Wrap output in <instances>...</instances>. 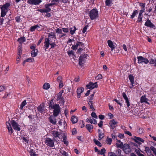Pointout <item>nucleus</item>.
Returning <instances> with one entry per match:
<instances>
[{
  "label": "nucleus",
  "instance_id": "f257e3e1",
  "mask_svg": "<svg viewBox=\"0 0 156 156\" xmlns=\"http://www.w3.org/2000/svg\"><path fill=\"white\" fill-rule=\"evenodd\" d=\"M51 133L54 138L55 140L57 142L62 140L65 144H68V142L67 141L66 136L64 133H59L57 131H52Z\"/></svg>",
  "mask_w": 156,
  "mask_h": 156
},
{
  "label": "nucleus",
  "instance_id": "f03ea898",
  "mask_svg": "<svg viewBox=\"0 0 156 156\" xmlns=\"http://www.w3.org/2000/svg\"><path fill=\"white\" fill-rule=\"evenodd\" d=\"M49 107L50 109H53V115L56 117L61 112V108L58 104H54L50 101L49 104Z\"/></svg>",
  "mask_w": 156,
  "mask_h": 156
},
{
  "label": "nucleus",
  "instance_id": "7ed1b4c3",
  "mask_svg": "<svg viewBox=\"0 0 156 156\" xmlns=\"http://www.w3.org/2000/svg\"><path fill=\"white\" fill-rule=\"evenodd\" d=\"M55 38L56 39V37L55 35L54 32H51L48 34V37L46 38L45 39V41L44 43V47H45V50L46 51L47 49L48 48L50 45V39L51 38Z\"/></svg>",
  "mask_w": 156,
  "mask_h": 156
},
{
  "label": "nucleus",
  "instance_id": "20e7f679",
  "mask_svg": "<svg viewBox=\"0 0 156 156\" xmlns=\"http://www.w3.org/2000/svg\"><path fill=\"white\" fill-rule=\"evenodd\" d=\"M10 3H6L0 7L1 11V17H4L5 16L10 7Z\"/></svg>",
  "mask_w": 156,
  "mask_h": 156
},
{
  "label": "nucleus",
  "instance_id": "39448f33",
  "mask_svg": "<svg viewBox=\"0 0 156 156\" xmlns=\"http://www.w3.org/2000/svg\"><path fill=\"white\" fill-rule=\"evenodd\" d=\"M88 15L91 20L96 19L98 17V12L96 9H94L89 12Z\"/></svg>",
  "mask_w": 156,
  "mask_h": 156
},
{
  "label": "nucleus",
  "instance_id": "423d86ee",
  "mask_svg": "<svg viewBox=\"0 0 156 156\" xmlns=\"http://www.w3.org/2000/svg\"><path fill=\"white\" fill-rule=\"evenodd\" d=\"M122 149L124 152L126 154H128L131 151V148L129 144H125L122 147Z\"/></svg>",
  "mask_w": 156,
  "mask_h": 156
},
{
  "label": "nucleus",
  "instance_id": "0eeeda50",
  "mask_svg": "<svg viewBox=\"0 0 156 156\" xmlns=\"http://www.w3.org/2000/svg\"><path fill=\"white\" fill-rule=\"evenodd\" d=\"M137 58L138 63L139 64L144 63L147 64L149 62V60L147 58H144L141 56H138Z\"/></svg>",
  "mask_w": 156,
  "mask_h": 156
},
{
  "label": "nucleus",
  "instance_id": "6e6552de",
  "mask_svg": "<svg viewBox=\"0 0 156 156\" xmlns=\"http://www.w3.org/2000/svg\"><path fill=\"white\" fill-rule=\"evenodd\" d=\"M87 56L88 55L87 54H84L80 56L79 62V64L80 65H82L84 63L85 61L87 59Z\"/></svg>",
  "mask_w": 156,
  "mask_h": 156
},
{
  "label": "nucleus",
  "instance_id": "1a4fd4ad",
  "mask_svg": "<svg viewBox=\"0 0 156 156\" xmlns=\"http://www.w3.org/2000/svg\"><path fill=\"white\" fill-rule=\"evenodd\" d=\"M45 142L46 145L50 147L54 146V143L53 140L49 138H45Z\"/></svg>",
  "mask_w": 156,
  "mask_h": 156
},
{
  "label": "nucleus",
  "instance_id": "9d476101",
  "mask_svg": "<svg viewBox=\"0 0 156 156\" xmlns=\"http://www.w3.org/2000/svg\"><path fill=\"white\" fill-rule=\"evenodd\" d=\"M11 124L12 125L13 128L16 130L19 131L20 130V126L14 120H12L10 122Z\"/></svg>",
  "mask_w": 156,
  "mask_h": 156
},
{
  "label": "nucleus",
  "instance_id": "9b49d317",
  "mask_svg": "<svg viewBox=\"0 0 156 156\" xmlns=\"http://www.w3.org/2000/svg\"><path fill=\"white\" fill-rule=\"evenodd\" d=\"M42 2V0H27V3L31 5H38Z\"/></svg>",
  "mask_w": 156,
  "mask_h": 156
},
{
  "label": "nucleus",
  "instance_id": "f8f14e48",
  "mask_svg": "<svg viewBox=\"0 0 156 156\" xmlns=\"http://www.w3.org/2000/svg\"><path fill=\"white\" fill-rule=\"evenodd\" d=\"M122 151L120 149H118L116 151V153L117 155L115 153L112 152H109L108 153L109 156H124L121 154Z\"/></svg>",
  "mask_w": 156,
  "mask_h": 156
},
{
  "label": "nucleus",
  "instance_id": "ddd939ff",
  "mask_svg": "<svg viewBox=\"0 0 156 156\" xmlns=\"http://www.w3.org/2000/svg\"><path fill=\"white\" fill-rule=\"evenodd\" d=\"M97 82L94 83L91 82H90L89 83L86 85L87 88L90 89H93L95 87H98V85L97 84Z\"/></svg>",
  "mask_w": 156,
  "mask_h": 156
},
{
  "label": "nucleus",
  "instance_id": "4468645a",
  "mask_svg": "<svg viewBox=\"0 0 156 156\" xmlns=\"http://www.w3.org/2000/svg\"><path fill=\"white\" fill-rule=\"evenodd\" d=\"M64 90H62L56 95V100L58 101H63V97H62V94L64 92Z\"/></svg>",
  "mask_w": 156,
  "mask_h": 156
},
{
  "label": "nucleus",
  "instance_id": "2eb2a0df",
  "mask_svg": "<svg viewBox=\"0 0 156 156\" xmlns=\"http://www.w3.org/2000/svg\"><path fill=\"white\" fill-rule=\"evenodd\" d=\"M117 122L114 119L110 120L109 122L110 126L112 129H113L116 127L115 125L117 123Z\"/></svg>",
  "mask_w": 156,
  "mask_h": 156
},
{
  "label": "nucleus",
  "instance_id": "dca6fc26",
  "mask_svg": "<svg viewBox=\"0 0 156 156\" xmlns=\"http://www.w3.org/2000/svg\"><path fill=\"white\" fill-rule=\"evenodd\" d=\"M144 25L148 27L151 28H154L155 27L154 25L152 23L151 21L148 19L147 20L145 23Z\"/></svg>",
  "mask_w": 156,
  "mask_h": 156
},
{
  "label": "nucleus",
  "instance_id": "f3484780",
  "mask_svg": "<svg viewBox=\"0 0 156 156\" xmlns=\"http://www.w3.org/2000/svg\"><path fill=\"white\" fill-rule=\"evenodd\" d=\"M7 128L8 129V131L9 133L11 135L13 132V130L11 126V124L9 122H6Z\"/></svg>",
  "mask_w": 156,
  "mask_h": 156
},
{
  "label": "nucleus",
  "instance_id": "a211bd4d",
  "mask_svg": "<svg viewBox=\"0 0 156 156\" xmlns=\"http://www.w3.org/2000/svg\"><path fill=\"white\" fill-rule=\"evenodd\" d=\"M122 96L123 98L125 101L126 102V103L127 105V107H129L130 106V102L126 93L124 92L122 94Z\"/></svg>",
  "mask_w": 156,
  "mask_h": 156
},
{
  "label": "nucleus",
  "instance_id": "6ab92c4d",
  "mask_svg": "<svg viewBox=\"0 0 156 156\" xmlns=\"http://www.w3.org/2000/svg\"><path fill=\"white\" fill-rule=\"evenodd\" d=\"M83 45V43L81 42H78L76 44L73 45L72 46V49L73 50H76L79 46L82 47Z\"/></svg>",
  "mask_w": 156,
  "mask_h": 156
},
{
  "label": "nucleus",
  "instance_id": "aec40b11",
  "mask_svg": "<svg viewBox=\"0 0 156 156\" xmlns=\"http://www.w3.org/2000/svg\"><path fill=\"white\" fill-rule=\"evenodd\" d=\"M53 6L52 4L51 3L46 4L45 5V9H44L45 11V13H47L50 12L51 10V8L49 7L50 6Z\"/></svg>",
  "mask_w": 156,
  "mask_h": 156
},
{
  "label": "nucleus",
  "instance_id": "412c9836",
  "mask_svg": "<svg viewBox=\"0 0 156 156\" xmlns=\"http://www.w3.org/2000/svg\"><path fill=\"white\" fill-rule=\"evenodd\" d=\"M54 115H51L49 118L50 122L53 124H55L56 123V119Z\"/></svg>",
  "mask_w": 156,
  "mask_h": 156
},
{
  "label": "nucleus",
  "instance_id": "4be33fe9",
  "mask_svg": "<svg viewBox=\"0 0 156 156\" xmlns=\"http://www.w3.org/2000/svg\"><path fill=\"white\" fill-rule=\"evenodd\" d=\"M148 100L147 98L145 96H142L140 98V102L141 103H145L146 104L149 105L150 103L147 101Z\"/></svg>",
  "mask_w": 156,
  "mask_h": 156
},
{
  "label": "nucleus",
  "instance_id": "5701e85b",
  "mask_svg": "<svg viewBox=\"0 0 156 156\" xmlns=\"http://www.w3.org/2000/svg\"><path fill=\"white\" fill-rule=\"evenodd\" d=\"M38 111L41 113H42L44 111V105H41L37 108Z\"/></svg>",
  "mask_w": 156,
  "mask_h": 156
},
{
  "label": "nucleus",
  "instance_id": "b1692460",
  "mask_svg": "<svg viewBox=\"0 0 156 156\" xmlns=\"http://www.w3.org/2000/svg\"><path fill=\"white\" fill-rule=\"evenodd\" d=\"M108 46L111 48L112 51L115 48L112 42L111 41L109 40L108 41Z\"/></svg>",
  "mask_w": 156,
  "mask_h": 156
},
{
  "label": "nucleus",
  "instance_id": "393cba45",
  "mask_svg": "<svg viewBox=\"0 0 156 156\" xmlns=\"http://www.w3.org/2000/svg\"><path fill=\"white\" fill-rule=\"evenodd\" d=\"M134 141L137 143H139L140 142H144V140L141 138L135 136L134 139Z\"/></svg>",
  "mask_w": 156,
  "mask_h": 156
},
{
  "label": "nucleus",
  "instance_id": "a878e982",
  "mask_svg": "<svg viewBox=\"0 0 156 156\" xmlns=\"http://www.w3.org/2000/svg\"><path fill=\"white\" fill-rule=\"evenodd\" d=\"M76 30V28L75 26H73L69 29L70 33L71 35H73Z\"/></svg>",
  "mask_w": 156,
  "mask_h": 156
},
{
  "label": "nucleus",
  "instance_id": "bb28decb",
  "mask_svg": "<svg viewBox=\"0 0 156 156\" xmlns=\"http://www.w3.org/2000/svg\"><path fill=\"white\" fill-rule=\"evenodd\" d=\"M86 127L89 132H91V130L93 128V126L91 124H88L86 125Z\"/></svg>",
  "mask_w": 156,
  "mask_h": 156
},
{
  "label": "nucleus",
  "instance_id": "cd10ccee",
  "mask_svg": "<svg viewBox=\"0 0 156 156\" xmlns=\"http://www.w3.org/2000/svg\"><path fill=\"white\" fill-rule=\"evenodd\" d=\"M128 78L130 81L131 84H134V80L133 76L131 74L129 75L128 76Z\"/></svg>",
  "mask_w": 156,
  "mask_h": 156
},
{
  "label": "nucleus",
  "instance_id": "c85d7f7f",
  "mask_svg": "<svg viewBox=\"0 0 156 156\" xmlns=\"http://www.w3.org/2000/svg\"><path fill=\"white\" fill-rule=\"evenodd\" d=\"M113 0H106L105 1V5L107 6L110 7L112 4Z\"/></svg>",
  "mask_w": 156,
  "mask_h": 156
},
{
  "label": "nucleus",
  "instance_id": "c756f323",
  "mask_svg": "<svg viewBox=\"0 0 156 156\" xmlns=\"http://www.w3.org/2000/svg\"><path fill=\"white\" fill-rule=\"evenodd\" d=\"M38 50L37 49L33 50L31 52V55L32 57H36L37 55Z\"/></svg>",
  "mask_w": 156,
  "mask_h": 156
},
{
  "label": "nucleus",
  "instance_id": "7c9ffc66",
  "mask_svg": "<svg viewBox=\"0 0 156 156\" xmlns=\"http://www.w3.org/2000/svg\"><path fill=\"white\" fill-rule=\"evenodd\" d=\"M71 121L73 123H76L78 121L77 117L75 116H72L71 117Z\"/></svg>",
  "mask_w": 156,
  "mask_h": 156
},
{
  "label": "nucleus",
  "instance_id": "2f4dec72",
  "mask_svg": "<svg viewBox=\"0 0 156 156\" xmlns=\"http://www.w3.org/2000/svg\"><path fill=\"white\" fill-rule=\"evenodd\" d=\"M138 13V11L137 10H134L132 15H131L130 18L131 19H133L134 17Z\"/></svg>",
  "mask_w": 156,
  "mask_h": 156
},
{
  "label": "nucleus",
  "instance_id": "473e14b6",
  "mask_svg": "<svg viewBox=\"0 0 156 156\" xmlns=\"http://www.w3.org/2000/svg\"><path fill=\"white\" fill-rule=\"evenodd\" d=\"M26 39L25 37H23L18 38V41L20 44H22L25 41Z\"/></svg>",
  "mask_w": 156,
  "mask_h": 156
},
{
  "label": "nucleus",
  "instance_id": "72a5a7b5",
  "mask_svg": "<svg viewBox=\"0 0 156 156\" xmlns=\"http://www.w3.org/2000/svg\"><path fill=\"white\" fill-rule=\"evenodd\" d=\"M145 151L148 156H150L151 155V151L148 147H146L145 148Z\"/></svg>",
  "mask_w": 156,
  "mask_h": 156
},
{
  "label": "nucleus",
  "instance_id": "f704fd0d",
  "mask_svg": "<svg viewBox=\"0 0 156 156\" xmlns=\"http://www.w3.org/2000/svg\"><path fill=\"white\" fill-rule=\"evenodd\" d=\"M84 90V88L83 87H79L77 89L76 92L77 94H81Z\"/></svg>",
  "mask_w": 156,
  "mask_h": 156
},
{
  "label": "nucleus",
  "instance_id": "c9c22d12",
  "mask_svg": "<svg viewBox=\"0 0 156 156\" xmlns=\"http://www.w3.org/2000/svg\"><path fill=\"white\" fill-rule=\"evenodd\" d=\"M50 85L49 83H45L43 86V88L45 90H48L50 88Z\"/></svg>",
  "mask_w": 156,
  "mask_h": 156
},
{
  "label": "nucleus",
  "instance_id": "e433bc0d",
  "mask_svg": "<svg viewBox=\"0 0 156 156\" xmlns=\"http://www.w3.org/2000/svg\"><path fill=\"white\" fill-rule=\"evenodd\" d=\"M94 142L95 143V144H96L99 147H101V143L98 141V140L94 139Z\"/></svg>",
  "mask_w": 156,
  "mask_h": 156
},
{
  "label": "nucleus",
  "instance_id": "4c0bfd02",
  "mask_svg": "<svg viewBox=\"0 0 156 156\" xmlns=\"http://www.w3.org/2000/svg\"><path fill=\"white\" fill-rule=\"evenodd\" d=\"M150 63L153 64L154 66H156V60L155 59H151Z\"/></svg>",
  "mask_w": 156,
  "mask_h": 156
},
{
  "label": "nucleus",
  "instance_id": "58836bf2",
  "mask_svg": "<svg viewBox=\"0 0 156 156\" xmlns=\"http://www.w3.org/2000/svg\"><path fill=\"white\" fill-rule=\"evenodd\" d=\"M26 104L27 102L26 100L23 101L21 104L20 108L21 109H22L23 107H24Z\"/></svg>",
  "mask_w": 156,
  "mask_h": 156
},
{
  "label": "nucleus",
  "instance_id": "ea45409f",
  "mask_svg": "<svg viewBox=\"0 0 156 156\" xmlns=\"http://www.w3.org/2000/svg\"><path fill=\"white\" fill-rule=\"evenodd\" d=\"M116 145L117 147L120 148L122 149V147L124 146V144L122 142H121L120 144L116 143Z\"/></svg>",
  "mask_w": 156,
  "mask_h": 156
},
{
  "label": "nucleus",
  "instance_id": "a19ab883",
  "mask_svg": "<svg viewBox=\"0 0 156 156\" xmlns=\"http://www.w3.org/2000/svg\"><path fill=\"white\" fill-rule=\"evenodd\" d=\"M142 18L143 16L139 15L136 22L137 23H140L142 22Z\"/></svg>",
  "mask_w": 156,
  "mask_h": 156
},
{
  "label": "nucleus",
  "instance_id": "79ce46f5",
  "mask_svg": "<svg viewBox=\"0 0 156 156\" xmlns=\"http://www.w3.org/2000/svg\"><path fill=\"white\" fill-rule=\"evenodd\" d=\"M144 131L143 128H139L137 130V132L140 134H141L144 133Z\"/></svg>",
  "mask_w": 156,
  "mask_h": 156
},
{
  "label": "nucleus",
  "instance_id": "37998d69",
  "mask_svg": "<svg viewBox=\"0 0 156 156\" xmlns=\"http://www.w3.org/2000/svg\"><path fill=\"white\" fill-rule=\"evenodd\" d=\"M104 134L103 133H100L98 135V140H101L104 137Z\"/></svg>",
  "mask_w": 156,
  "mask_h": 156
},
{
  "label": "nucleus",
  "instance_id": "c03bdc74",
  "mask_svg": "<svg viewBox=\"0 0 156 156\" xmlns=\"http://www.w3.org/2000/svg\"><path fill=\"white\" fill-rule=\"evenodd\" d=\"M51 2V3L52 4V5H56L59 2L58 0H52Z\"/></svg>",
  "mask_w": 156,
  "mask_h": 156
},
{
  "label": "nucleus",
  "instance_id": "a18cd8bd",
  "mask_svg": "<svg viewBox=\"0 0 156 156\" xmlns=\"http://www.w3.org/2000/svg\"><path fill=\"white\" fill-rule=\"evenodd\" d=\"M106 151V150L105 148L102 149L101 151H99V154H104Z\"/></svg>",
  "mask_w": 156,
  "mask_h": 156
},
{
  "label": "nucleus",
  "instance_id": "49530a36",
  "mask_svg": "<svg viewBox=\"0 0 156 156\" xmlns=\"http://www.w3.org/2000/svg\"><path fill=\"white\" fill-rule=\"evenodd\" d=\"M112 141V139L111 138H107L106 140V142L108 144L110 145L111 144Z\"/></svg>",
  "mask_w": 156,
  "mask_h": 156
},
{
  "label": "nucleus",
  "instance_id": "de8ad7c7",
  "mask_svg": "<svg viewBox=\"0 0 156 156\" xmlns=\"http://www.w3.org/2000/svg\"><path fill=\"white\" fill-rule=\"evenodd\" d=\"M93 118H91V117L90 118H87L86 120V121L87 122H90L91 124L93 123Z\"/></svg>",
  "mask_w": 156,
  "mask_h": 156
},
{
  "label": "nucleus",
  "instance_id": "09e8293b",
  "mask_svg": "<svg viewBox=\"0 0 156 156\" xmlns=\"http://www.w3.org/2000/svg\"><path fill=\"white\" fill-rule=\"evenodd\" d=\"M62 29L57 28L55 30L56 32L58 34H62Z\"/></svg>",
  "mask_w": 156,
  "mask_h": 156
},
{
  "label": "nucleus",
  "instance_id": "8fccbe9b",
  "mask_svg": "<svg viewBox=\"0 0 156 156\" xmlns=\"http://www.w3.org/2000/svg\"><path fill=\"white\" fill-rule=\"evenodd\" d=\"M135 152L137 155L139 156H144V154L140 153V151L138 150H135Z\"/></svg>",
  "mask_w": 156,
  "mask_h": 156
},
{
  "label": "nucleus",
  "instance_id": "3c124183",
  "mask_svg": "<svg viewBox=\"0 0 156 156\" xmlns=\"http://www.w3.org/2000/svg\"><path fill=\"white\" fill-rule=\"evenodd\" d=\"M150 148L153 151L154 154L156 155V149L153 146H151L150 147Z\"/></svg>",
  "mask_w": 156,
  "mask_h": 156
},
{
  "label": "nucleus",
  "instance_id": "603ef678",
  "mask_svg": "<svg viewBox=\"0 0 156 156\" xmlns=\"http://www.w3.org/2000/svg\"><path fill=\"white\" fill-rule=\"evenodd\" d=\"M36 29V25L32 26L30 28V31L31 32H33Z\"/></svg>",
  "mask_w": 156,
  "mask_h": 156
},
{
  "label": "nucleus",
  "instance_id": "864d4df0",
  "mask_svg": "<svg viewBox=\"0 0 156 156\" xmlns=\"http://www.w3.org/2000/svg\"><path fill=\"white\" fill-rule=\"evenodd\" d=\"M21 138L25 142L28 143V140L27 139L25 138L23 136H20Z\"/></svg>",
  "mask_w": 156,
  "mask_h": 156
},
{
  "label": "nucleus",
  "instance_id": "5fc2aeb1",
  "mask_svg": "<svg viewBox=\"0 0 156 156\" xmlns=\"http://www.w3.org/2000/svg\"><path fill=\"white\" fill-rule=\"evenodd\" d=\"M62 31L65 33H68L69 31V29L68 28H62Z\"/></svg>",
  "mask_w": 156,
  "mask_h": 156
},
{
  "label": "nucleus",
  "instance_id": "6e6d98bb",
  "mask_svg": "<svg viewBox=\"0 0 156 156\" xmlns=\"http://www.w3.org/2000/svg\"><path fill=\"white\" fill-rule=\"evenodd\" d=\"M88 27V25H86L83 28V29L82 30V32L83 33H85L86 32Z\"/></svg>",
  "mask_w": 156,
  "mask_h": 156
},
{
  "label": "nucleus",
  "instance_id": "4d7b16f0",
  "mask_svg": "<svg viewBox=\"0 0 156 156\" xmlns=\"http://www.w3.org/2000/svg\"><path fill=\"white\" fill-rule=\"evenodd\" d=\"M50 45L51 46V48H54L56 46L55 42L51 43V41L50 42Z\"/></svg>",
  "mask_w": 156,
  "mask_h": 156
},
{
  "label": "nucleus",
  "instance_id": "13d9d810",
  "mask_svg": "<svg viewBox=\"0 0 156 156\" xmlns=\"http://www.w3.org/2000/svg\"><path fill=\"white\" fill-rule=\"evenodd\" d=\"M35 154V153L34 151V150L32 149H31L30 151V156H32Z\"/></svg>",
  "mask_w": 156,
  "mask_h": 156
},
{
  "label": "nucleus",
  "instance_id": "bf43d9fd",
  "mask_svg": "<svg viewBox=\"0 0 156 156\" xmlns=\"http://www.w3.org/2000/svg\"><path fill=\"white\" fill-rule=\"evenodd\" d=\"M32 60H33V58H27L26 60L24 61V62H31Z\"/></svg>",
  "mask_w": 156,
  "mask_h": 156
},
{
  "label": "nucleus",
  "instance_id": "052dcab7",
  "mask_svg": "<svg viewBox=\"0 0 156 156\" xmlns=\"http://www.w3.org/2000/svg\"><path fill=\"white\" fill-rule=\"evenodd\" d=\"M91 116L97 119V116L95 113L93 112L91 114Z\"/></svg>",
  "mask_w": 156,
  "mask_h": 156
},
{
  "label": "nucleus",
  "instance_id": "680f3d73",
  "mask_svg": "<svg viewBox=\"0 0 156 156\" xmlns=\"http://www.w3.org/2000/svg\"><path fill=\"white\" fill-rule=\"evenodd\" d=\"M61 34V35H59V37H58L59 38H62V37H64L65 36L66 37V34L65 33H62V34Z\"/></svg>",
  "mask_w": 156,
  "mask_h": 156
},
{
  "label": "nucleus",
  "instance_id": "e2e57ef3",
  "mask_svg": "<svg viewBox=\"0 0 156 156\" xmlns=\"http://www.w3.org/2000/svg\"><path fill=\"white\" fill-rule=\"evenodd\" d=\"M124 133L126 134H127L129 136H132V134L129 131H124Z\"/></svg>",
  "mask_w": 156,
  "mask_h": 156
},
{
  "label": "nucleus",
  "instance_id": "0e129e2a",
  "mask_svg": "<svg viewBox=\"0 0 156 156\" xmlns=\"http://www.w3.org/2000/svg\"><path fill=\"white\" fill-rule=\"evenodd\" d=\"M62 155L64 156H68V154L65 151H63L61 152Z\"/></svg>",
  "mask_w": 156,
  "mask_h": 156
},
{
  "label": "nucleus",
  "instance_id": "69168bd1",
  "mask_svg": "<svg viewBox=\"0 0 156 156\" xmlns=\"http://www.w3.org/2000/svg\"><path fill=\"white\" fill-rule=\"evenodd\" d=\"M103 122L101 120L100 121L99 123L98 124V126L99 127L102 128V127Z\"/></svg>",
  "mask_w": 156,
  "mask_h": 156
},
{
  "label": "nucleus",
  "instance_id": "338daca9",
  "mask_svg": "<svg viewBox=\"0 0 156 156\" xmlns=\"http://www.w3.org/2000/svg\"><path fill=\"white\" fill-rule=\"evenodd\" d=\"M62 78L61 76H59L58 77L57 80L58 81V82H62Z\"/></svg>",
  "mask_w": 156,
  "mask_h": 156
},
{
  "label": "nucleus",
  "instance_id": "774afa93",
  "mask_svg": "<svg viewBox=\"0 0 156 156\" xmlns=\"http://www.w3.org/2000/svg\"><path fill=\"white\" fill-rule=\"evenodd\" d=\"M68 54L70 56L71 55H74V52L73 51L71 50L69 51L68 52Z\"/></svg>",
  "mask_w": 156,
  "mask_h": 156
}]
</instances>
